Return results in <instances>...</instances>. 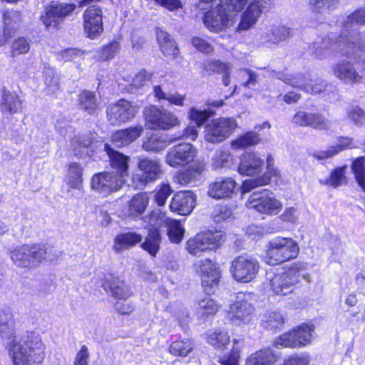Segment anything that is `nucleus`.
<instances>
[{
  "instance_id": "obj_1",
  "label": "nucleus",
  "mask_w": 365,
  "mask_h": 365,
  "mask_svg": "<svg viewBox=\"0 0 365 365\" xmlns=\"http://www.w3.org/2000/svg\"><path fill=\"white\" fill-rule=\"evenodd\" d=\"M267 6V0H220L217 6L208 11L203 21L206 27L212 31L218 32L233 26L237 32L247 31L257 24Z\"/></svg>"
},
{
  "instance_id": "obj_2",
  "label": "nucleus",
  "mask_w": 365,
  "mask_h": 365,
  "mask_svg": "<svg viewBox=\"0 0 365 365\" xmlns=\"http://www.w3.org/2000/svg\"><path fill=\"white\" fill-rule=\"evenodd\" d=\"M0 336L6 341L14 365H36L45 357V345L39 334L28 331L16 341V329L9 314L0 312Z\"/></svg>"
},
{
  "instance_id": "obj_3",
  "label": "nucleus",
  "mask_w": 365,
  "mask_h": 365,
  "mask_svg": "<svg viewBox=\"0 0 365 365\" xmlns=\"http://www.w3.org/2000/svg\"><path fill=\"white\" fill-rule=\"evenodd\" d=\"M364 47V43L361 38L352 36L347 38L340 36L336 41L328 36L314 46L315 55L319 58L328 57L334 51H337L350 58L360 59Z\"/></svg>"
},
{
  "instance_id": "obj_4",
  "label": "nucleus",
  "mask_w": 365,
  "mask_h": 365,
  "mask_svg": "<svg viewBox=\"0 0 365 365\" xmlns=\"http://www.w3.org/2000/svg\"><path fill=\"white\" fill-rule=\"evenodd\" d=\"M48 245H24L10 252L13 262L20 267L35 268L46 260H52L55 255Z\"/></svg>"
},
{
  "instance_id": "obj_5",
  "label": "nucleus",
  "mask_w": 365,
  "mask_h": 365,
  "mask_svg": "<svg viewBox=\"0 0 365 365\" xmlns=\"http://www.w3.org/2000/svg\"><path fill=\"white\" fill-rule=\"evenodd\" d=\"M299 251V248L295 240L279 236L269 241L264 262L269 265H276L296 258Z\"/></svg>"
},
{
  "instance_id": "obj_6",
  "label": "nucleus",
  "mask_w": 365,
  "mask_h": 365,
  "mask_svg": "<svg viewBox=\"0 0 365 365\" xmlns=\"http://www.w3.org/2000/svg\"><path fill=\"white\" fill-rule=\"evenodd\" d=\"M250 299V294L238 293L235 302L230 304L226 318L233 327L243 329L253 321L254 307Z\"/></svg>"
},
{
  "instance_id": "obj_7",
  "label": "nucleus",
  "mask_w": 365,
  "mask_h": 365,
  "mask_svg": "<svg viewBox=\"0 0 365 365\" xmlns=\"http://www.w3.org/2000/svg\"><path fill=\"white\" fill-rule=\"evenodd\" d=\"M143 118L145 126L149 130H168L180 125V120L176 115L155 105L145 108Z\"/></svg>"
},
{
  "instance_id": "obj_8",
  "label": "nucleus",
  "mask_w": 365,
  "mask_h": 365,
  "mask_svg": "<svg viewBox=\"0 0 365 365\" xmlns=\"http://www.w3.org/2000/svg\"><path fill=\"white\" fill-rule=\"evenodd\" d=\"M246 206L269 216L277 215L283 207L282 202L267 189L253 192L247 200Z\"/></svg>"
},
{
  "instance_id": "obj_9",
  "label": "nucleus",
  "mask_w": 365,
  "mask_h": 365,
  "mask_svg": "<svg viewBox=\"0 0 365 365\" xmlns=\"http://www.w3.org/2000/svg\"><path fill=\"white\" fill-rule=\"evenodd\" d=\"M223 240V235L220 231L200 232L186 242L185 249L190 255L200 257L202 253L217 248Z\"/></svg>"
},
{
  "instance_id": "obj_10",
  "label": "nucleus",
  "mask_w": 365,
  "mask_h": 365,
  "mask_svg": "<svg viewBox=\"0 0 365 365\" xmlns=\"http://www.w3.org/2000/svg\"><path fill=\"white\" fill-rule=\"evenodd\" d=\"M124 184V181L118 178L114 172L103 171L91 177L90 187L94 192L106 197L118 192Z\"/></svg>"
},
{
  "instance_id": "obj_11",
  "label": "nucleus",
  "mask_w": 365,
  "mask_h": 365,
  "mask_svg": "<svg viewBox=\"0 0 365 365\" xmlns=\"http://www.w3.org/2000/svg\"><path fill=\"white\" fill-rule=\"evenodd\" d=\"M237 127V121L232 118L213 119L205 128V139L212 143H221L229 138Z\"/></svg>"
},
{
  "instance_id": "obj_12",
  "label": "nucleus",
  "mask_w": 365,
  "mask_h": 365,
  "mask_svg": "<svg viewBox=\"0 0 365 365\" xmlns=\"http://www.w3.org/2000/svg\"><path fill=\"white\" fill-rule=\"evenodd\" d=\"M259 268V264L256 259L241 255L232 261L230 272L235 281L247 283L255 278Z\"/></svg>"
},
{
  "instance_id": "obj_13",
  "label": "nucleus",
  "mask_w": 365,
  "mask_h": 365,
  "mask_svg": "<svg viewBox=\"0 0 365 365\" xmlns=\"http://www.w3.org/2000/svg\"><path fill=\"white\" fill-rule=\"evenodd\" d=\"M300 282L299 269L296 267L278 273L269 279V289L276 295L285 296L292 293Z\"/></svg>"
},
{
  "instance_id": "obj_14",
  "label": "nucleus",
  "mask_w": 365,
  "mask_h": 365,
  "mask_svg": "<svg viewBox=\"0 0 365 365\" xmlns=\"http://www.w3.org/2000/svg\"><path fill=\"white\" fill-rule=\"evenodd\" d=\"M139 109L140 107L137 103L120 99L108 108V121L114 125L128 122L135 116Z\"/></svg>"
},
{
  "instance_id": "obj_15",
  "label": "nucleus",
  "mask_w": 365,
  "mask_h": 365,
  "mask_svg": "<svg viewBox=\"0 0 365 365\" xmlns=\"http://www.w3.org/2000/svg\"><path fill=\"white\" fill-rule=\"evenodd\" d=\"M197 150L190 143H179L169 149L165 155V163L177 168L192 163L197 157Z\"/></svg>"
},
{
  "instance_id": "obj_16",
  "label": "nucleus",
  "mask_w": 365,
  "mask_h": 365,
  "mask_svg": "<svg viewBox=\"0 0 365 365\" xmlns=\"http://www.w3.org/2000/svg\"><path fill=\"white\" fill-rule=\"evenodd\" d=\"M195 272L201 277L202 285L212 288L217 285L220 278V270L217 264L210 259H203L194 264Z\"/></svg>"
},
{
  "instance_id": "obj_17",
  "label": "nucleus",
  "mask_w": 365,
  "mask_h": 365,
  "mask_svg": "<svg viewBox=\"0 0 365 365\" xmlns=\"http://www.w3.org/2000/svg\"><path fill=\"white\" fill-rule=\"evenodd\" d=\"M84 29L88 38L94 39L99 36L103 31V14L99 6L88 7L83 13Z\"/></svg>"
},
{
  "instance_id": "obj_18",
  "label": "nucleus",
  "mask_w": 365,
  "mask_h": 365,
  "mask_svg": "<svg viewBox=\"0 0 365 365\" xmlns=\"http://www.w3.org/2000/svg\"><path fill=\"white\" fill-rule=\"evenodd\" d=\"M292 123L302 127L310 126L317 130H329L331 127V122L322 114L304 110L294 114Z\"/></svg>"
},
{
  "instance_id": "obj_19",
  "label": "nucleus",
  "mask_w": 365,
  "mask_h": 365,
  "mask_svg": "<svg viewBox=\"0 0 365 365\" xmlns=\"http://www.w3.org/2000/svg\"><path fill=\"white\" fill-rule=\"evenodd\" d=\"M76 9L74 4H60L46 9L45 14L41 20L47 28H56L63 19L70 15Z\"/></svg>"
},
{
  "instance_id": "obj_20",
  "label": "nucleus",
  "mask_w": 365,
  "mask_h": 365,
  "mask_svg": "<svg viewBox=\"0 0 365 365\" xmlns=\"http://www.w3.org/2000/svg\"><path fill=\"white\" fill-rule=\"evenodd\" d=\"M104 150L108 155L110 167L113 170L112 172H114L118 178H120V180L125 182V179L128 175L130 158L114 150L107 144L104 145Z\"/></svg>"
},
{
  "instance_id": "obj_21",
  "label": "nucleus",
  "mask_w": 365,
  "mask_h": 365,
  "mask_svg": "<svg viewBox=\"0 0 365 365\" xmlns=\"http://www.w3.org/2000/svg\"><path fill=\"white\" fill-rule=\"evenodd\" d=\"M283 81L287 84L300 88L310 93H321L327 86L326 81L320 79L309 80L302 74H298L296 76H285Z\"/></svg>"
},
{
  "instance_id": "obj_22",
  "label": "nucleus",
  "mask_w": 365,
  "mask_h": 365,
  "mask_svg": "<svg viewBox=\"0 0 365 365\" xmlns=\"http://www.w3.org/2000/svg\"><path fill=\"white\" fill-rule=\"evenodd\" d=\"M195 205L193 193L190 191H182L175 194L170 204L172 212L181 215L190 214Z\"/></svg>"
},
{
  "instance_id": "obj_23",
  "label": "nucleus",
  "mask_w": 365,
  "mask_h": 365,
  "mask_svg": "<svg viewBox=\"0 0 365 365\" xmlns=\"http://www.w3.org/2000/svg\"><path fill=\"white\" fill-rule=\"evenodd\" d=\"M278 175L279 171L274 166V159L269 155L267 157L266 173L259 178L245 180L242 185V192H248L257 187L268 185L270 182L271 177L277 176Z\"/></svg>"
},
{
  "instance_id": "obj_24",
  "label": "nucleus",
  "mask_w": 365,
  "mask_h": 365,
  "mask_svg": "<svg viewBox=\"0 0 365 365\" xmlns=\"http://www.w3.org/2000/svg\"><path fill=\"white\" fill-rule=\"evenodd\" d=\"M192 162L193 163L190 164L185 170L176 172L173 178L174 182L182 185H185L190 183L202 174L205 170V163L204 160L197 159Z\"/></svg>"
},
{
  "instance_id": "obj_25",
  "label": "nucleus",
  "mask_w": 365,
  "mask_h": 365,
  "mask_svg": "<svg viewBox=\"0 0 365 365\" xmlns=\"http://www.w3.org/2000/svg\"><path fill=\"white\" fill-rule=\"evenodd\" d=\"M103 287L106 291L117 300L125 301L132 295L130 287L118 277L108 276L106 277Z\"/></svg>"
},
{
  "instance_id": "obj_26",
  "label": "nucleus",
  "mask_w": 365,
  "mask_h": 365,
  "mask_svg": "<svg viewBox=\"0 0 365 365\" xmlns=\"http://www.w3.org/2000/svg\"><path fill=\"white\" fill-rule=\"evenodd\" d=\"M264 162L254 153L244 154L238 166V172L241 175L253 176L262 173Z\"/></svg>"
},
{
  "instance_id": "obj_27",
  "label": "nucleus",
  "mask_w": 365,
  "mask_h": 365,
  "mask_svg": "<svg viewBox=\"0 0 365 365\" xmlns=\"http://www.w3.org/2000/svg\"><path fill=\"white\" fill-rule=\"evenodd\" d=\"M235 182L230 178H217L210 184L208 195L215 199L230 197L235 187Z\"/></svg>"
},
{
  "instance_id": "obj_28",
  "label": "nucleus",
  "mask_w": 365,
  "mask_h": 365,
  "mask_svg": "<svg viewBox=\"0 0 365 365\" xmlns=\"http://www.w3.org/2000/svg\"><path fill=\"white\" fill-rule=\"evenodd\" d=\"M144 131L142 125L130 126L128 128L116 131L112 136V142L118 147L130 145L140 138Z\"/></svg>"
},
{
  "instance_id": "obj_29",
  "label": "nucleus",
  "mask_w": 365,
  "mask_h": 365,
  "mask_svg": "<svg viewBox=\"0 0 365 365\" xmlns=\"http://www.w3.org/2000/svg\"><path fill=\"white\" fill-rule=\"evenodd\" d=\"M144 131L142 125L130 126L128 128L116 131L112 136V142L118 147L130 145L140 138Z\"/></svg>"
},
{
  "instance_id": "obj_30",
  "label": "nucleus",
  "mask_w": 365,
  "mask_h": 365,
  "mask_svg": "<svg viewBox=\"0 0 365 365\" xmlns=\"http://www.w3.org/2000/svg\"><path fill=\"white\" fill-rule=\"evenodd\" d=\"M334 76L346 83L359 82L361 76L356 72L353 65L346 61H342L333 68Z\"/></svg>"
},
{
  "instance_id": "obj_31",
  "label": "nucleus",
  "mask_w": 365,
  "mask_h": 365,
  "mask_svg": "<svg viewBox=\"0 0 365 365\" xmlns=\"http://www.w3.org/2000/svg\"><path fill=\"white\" fill-rule=\"evenodd\" d=\"M169 144L170 142L167 140L166 136L162 134L152 133L143 138L142 148L146 152L159 153L165 150Z\"/></svg>"
},
{
  "instance_id": "obj_32",
  "label": "nucleus",
  "mask_w": 365,
  "mask_h": 365,
  "mask_svg": "<svg viewBox=\"0 0 365 365\" xmlns=\"http://www.w3.org/2000/svg\"><path fill=\"white\" fill-rule=\"evenodd\" d=\"M277 356L271 349H262L250 354L246 359L245 365H273Z\"/></svg>"
},
{
  "instance_id": "obj_33",
  "label": "nucleus",
  "mask_w": 365,
  "mask_h": 365,
  "mask_svg": "<svg viewBox=\"0 0 365 365\" xmlns=\"http://www.w3.org/2000/svg\"><path fill=\"white\" fill-rule=\"evenodd\" d=\"M0 109L4 113H16L22 109V101L16 93L4 91Z\"/></svg>"
},
{
  "instance_id": "obj_34",
  "label": "nucleus",
  "mask_w": 365,
  "mask_h": 365,
  "mask_svg": "<svg viewBox=\"0 0 365 365\" xmlns=\"http://www.w3.org/2000/svg\"><path fill=\"white\" fill-rule=\"evenodd\" d=\"M138 168L153 181L160 178L162 174L161 164L160 162L148 158H140L138 163Z\"/></svg>"
},
{
  "instance_id": "obj_35",
  "label": "nucleus",
  "mask_w": 365,
  "mask_h": 365,
  "mask_svg": "<svg viewBox=\"0 0 365 365\" xmlns=\"http://www.w3.org/2000/svg\"><path fill=\"white\" fill-rule=\"evenodd\" d=\"M142 239V236L135 232H130L118 235L114 239L113 245V250L117 253L121 252L135 245L137 243L140 242Z\"/></svg>"
},
{
  "instance_id": "obj_36",
  "label": "nucleus",
  "mask_w": 365,
  "mask_h": 365,
  "mask_svg": "<svg viewBox=\"0 0 365 365\" xmlns=\"http://www.w3.org/2000/svg\"><path fill=\"white\" fill-rule=\"evenodd\" d=\"M352 139L346 137H341L339 139L338 143L324 150H317L313 153L314 158L317 160H326L338 154L341 150L352 147Z\"/></svg>"
},
{
  "instance_id": "obj_37",
  "label": "nucleus",
  "mask_w": 365,
  "mask_h": 365,
  "mask_svg": "<svg viewBox=\"0 0 365 365\" xmlns=\"http://www.w3.org/2000/svg\"><path fill=\"white\" fill-rule=\"evenodd\" d=\"M290 31L284 26H274L267 29L262 36L263 43L269 44H277L289 36Z\"/></svg>"
},
{
  "instance_id": "obj_38",
  "label": "nucleus",
  "mask_w": 365,
  "mask_h": 365,
  "mask_svg": "<svg viewBox=\"0 0 365 365\" xmlns=\"http://www.w3.org/2000/svg\"><path fill=\"white\" fill-rule=\"evenodd\" d=\"M294 339L297 340L298 347H303L312 341L314 326L313 324H302L292 330Z\"/></svg>"
},
{
  "instance_id": "obj_39",
  "label": "nucleus",
  "mask_w": 365,
  "mask_h": 365,
  "mask_svg": "<svg viewBox=\"0 0 365 365\" xmlns=\"http://www.w3.org/2000/svg\"><path fill=\"white\" fill-rule=\"evenodd\" d=\"M260 141L259 135L255 132H247L230 143L234 150L245 149L258 144Z\"/></svg>"
},
{
  "instance_id": "obj_40",
  "label": "nucleus",
  "mask_w": 365,
  "mask_h": 365,
  "mask_svg": "<svg viewBox=\"0 0 365 365\" xmlns=\"http://www.w3.org/2000/svg\"><path fill=\"white\" fill-rule=\"evenodd\" d=\"M230 341V336L225 330L218 329L207 333V341L215 348L223 349Z\"/></svg>"
},
{
  "instance_id": "obj_41",
  "label": "nucleus",
  "mask_w": 365,
  "mask_h": 365,
  "mask_svg": "<svg viewBox=\"0 0 365 365\" xmlns=\"http://www.w3.org/2000/svg\"><path fill=\"white\" fill-rule=\"evenodd\" d=\"M68 184L73 189H81L83 183V168L76 163L68 165L67 174Z\"/></svg>"
},
{
  "instance_id": "obj_42",
  "label": "nucleus",
  "mask_w": 365,
  "mask_h": 365,
  "mask_svg": "<svg viewBox=\"0 0 365 365\" xmlns=\"http://www.w3.org/2000/svg\"><path fill=\"white\" fill-rule=\"evenodd\" d=\"M233 155L229 151L218 150L212 158L211 166L214 170L229 168L233 164Z\"/></svg>"
},
{
  "instance_id": "obj_43",
  "label": "nucleus",
  "mask_w": 365,
  "mask_h": 365,
  "mask_svg": "<svg viewBox=\"0 0 365 365\" xmlns=\"http://www.w3.org/2000/svg\"><path fill=\"white\" fill-rule=\"evenodd\" d=\"M160 242L161 238L158 230L150 229L148 237L141 246L150 255L155 257L159 250Z\"/></svg>"
},
{
  "instance_id": "obj_44",
  "label": "nucleus",
  "mask_w": 365,
  "mask_h": 365,
  "mask_svg": "<svg viewBox=\"0 0 365 365\" xmlns=\"http://www.w3.org/2000/svg\"><path fill=\"white\" fill-rule=\"evenodd\" d=\"M4 30L9 31L11 38L14 36L19 29L21 16L19 12L14 11H7L4 13Z\"/></svg>"
},
{
  "instance_id": "obj_45",
  "label": "nucleus",
  "mask_w": 365,
  "mask_h": 365,
  "mask_svg": "<svg viewBox=\"0 0 365 365\" xmlns=\"http://www.w3.org/2000/svg\"><path fill=\"white\" fill-rule=\"evenodd\" d=\"M148 204V197L145 193H139L133 196L128 205L130 215H141Z\"/></svg>"
},
{
  "instance_id": "obj_46",
  "label": "nucleus",
  "mask_w": 365,
  "mask_h": 365,
  "mask_svg": "<svg viewBox=\"0 0 365 365\" xmlns=\"http://www.w3.org/2000/svg\"><path fill=\"white\" fill-rule=\"evenodd\" d=\"M244 346L242 339H233V345L229 355L224 356L220 359L222 365H238V361L240 357V352Z\"/></svg>"
},
{
  "instance_id": "obj_47",
  "label": "nucleus",
  "mask_w": 365,
  "mask_h": 365,
  "mask_svg": "<svg viewBox=\"0 0 365 365\" xmlns=\"http://www.w3.org/2000/svg\"><path fill=\"white\" fill-rule=\"evenodd\" d=\"M345 170V166L336 168L331 173L329 177L327 179L324 180H320V184L327 185L336 188L342 185L343 184L346 183Z\"/></svg>"
},
{
  "instance_id": "obj_48",
  "label": "nucleus",
  "mask_w": 365,
  "mask_h": 365,
  "mask_svg": "<svg viewBox=\"0 0 365 365\" xmlns=\"http://www.w3.org/2000/svg\"><path fill=\"white\" fill-rule=\"evenodd\" d=\"M193 349V344L188 339L173 341L169 347L170 354L178 356H186Z\"/></svg>"
},
{
  "instance_id": "obj_49",
  "label": "nucleus",
  "mask_w": 365,
  "mask_h": 365,
  "mask_svg": "<svg viewBox=\"0 0 365 365\" xmlns=\"http://www.w3.org/2000/svg\"><path fill=\"white\" fill-rule=\"evenodd\" d=\"M165 226L168 227L170 240L173 243H180L185 233V229L182 224L178 220L170 219Z\"/></svg>"
},
{
  "instance_id": "obj_50",
  "label": "nucleus",
  "mask_w": 365,
  "mask_h": 365,
  "mask_svg": "<svg viewBox=\"0 0 365 365\" xmlns=\"http://www.w3.org/2000/svg\"><path fill=\"white\" fill-rule=\"evenodd\" d=\"M351 168L358 185L363 192H365V157L356 159L352 163Z\"/></svg>"
},
{
  "instance_id": "obj_51",
  "label": "nucleus",
  "mask_w": 365,
  "mask_h": 365,
  "mask_svg": "<svg viewBox=\"0 0 365 365\" xmlns=\"http://www.w3.org/2000/svg\"><path fill=\"white\" fill-rule=\"evenodd\" d=\"M220 305L211 297L205 296L198 302V312L202 315H213L217 313Z\"/></svg>"
},
{
  "instance_id": "obj_52",
  "label": "nucleus",
  "mask_w": 365,
  "mask_h": 365,
  "mask_svg": "<svg viewBox=\"0 0 365 365\" xmlns=\"http://www.w3.org/2000/svg\"><path fill=\"white\" fill-rule=\"evenodd\" d=\"M169 220L160 210H155L145 217V221L151 227V230H158L163 225H166Z\"/></svg>"
},
{
  "instance_id": "obj_53",
  "label": "nucleus",
  "mask_w": 365,
  "mask_h": 365,
  "mask_svg": "<svg viewBox=\"0 0 365 365\" xmlns=\"http://www.w3.org/2000/svg\"><path fill=\"white\" fill-rule=\"evenodd\" d=\"M78 101L81 108L89 113H93L97 108L96 96L93 92L83 91L79 95Z\"/></svg>"
},
{
  "instance_id": "obj_54",
  "label": "nucleus",
  "mask_w": 365,
  "mask_h": 365,
  "mask_svg": "<svg viewBox=\"0 0 365 365\" xmlns=\"http://www.w3.org/2000/svg\"><path fill=\"white\" fill-rule=\"evenodd\" d=\"M203 68L208 74L212 73L222 74L230 71L232 66L228 63H222L217 60H210L203 63Z\"/></svg>"
},
{
  "instance_id": "obj_55",
  "label": "nucleus",
  "mask_w": 365,
  "mask_h": 365,
  "mask_svg": "<svg viewBox=\"0 0 365 365\" xmlns=\"http://www.w3.org/2000/svg\"><path fill=\"white\" fill-rule=\"evenodd\" d=\"M45 83L52 93H56L60 89V76L52 68L45 71Z\"/></svg>"
},
{
  "instance_id": "obj_56",
  "label": "nucleus",
  "mask_w": 365,
  "mask_h": 365,
  "mask_svg": "<svg viewBox=\"0 0 365 365\" xmlns=\"http://www.w3.org/2000/svg\"><path fill=\"white\" fill-rule=\"evenodd\" d=\"M274 345L277 348H299L292 331L285 332L276 337Z\"/></svg>"
},
{
  "instance_id": "obj_57",
  "label": "nucleus",
  "mask_w": 365,
  "mask_h": 365,
  "mask_svg": "<svg viewBox=\"0 0 365 365\" xmlns=\"http://www.w3.org/2000/svg\"><path fill=\"white\" fill-rule=\"evenodd\" d=\"M274 345L277 348H299L292 331L285 332L276 337Z\"/></svg>"
},
{
  "instance_id": "obj_58",
  "label": "nucleus",
  "mask_w": 365,
  "mask_h": 365,
  "mask_svg": "<svg viewBox=\"0 0 365 365\" xmlns=\"http://www.w3.org/2000/svg\"><path fill=\"white\" fill-rule=\"evenodd\" d=\"M30 43L24 37H19L14 40L11 45V53L12 56L25 54L29 51Z\"/></svg>"
},
{
  "instance_id": "obj_59",
  "label": "nucleus",
  "mask_w": 365,
  "mask_h": 365,
  "mask_svg": "<svg viewBox=\"0 0 365 365\" xmlns=\"http://www.w3.org/2000/svg\"><path fill=\"white\" fill-rule=\"evenodd\" d=\"M188 119L194 122L197 127L200 128L210 117V113L206 110H198L195 107H191L188 110Z\"/></svg>"
},
{
  "instance_id": "obj_60",
  "label": "nucleus",
  "mask_w": 365,
  "mask_h": 365,
  "mask_svg": "<svg viewBox=\"0 0 365 365\" xmlns=\"http://www.w3.org/2000/svg\"><path fill=\"white\" fill-rule=\"evenodd\" d=\"M172 192L173 190L168 183L160 184L155 189V202L158 206H163Z\"/></svg>"
},
{
  "instance_id": "obj_61",
  "label": "nucleus",
  "mask_w": 365,
  "mask_h": 365,
  "mask_svg": "<svg viewBox=\"0 0 365 365\" xmlns=\"http://www.w3.org/2000/svg\"><path fill=\"white\" fill-rule=\"evenodd\" d=\"M364 24H365V9H361L346 17L344 26L348 29L354 25Z\"/></svg>"
},
{
  "instance_id": "obj_62",
  "label": "nucleus",
  "mask_w": 365,
  "mask_h": 365,
  "mask_svg": "<svg viewBox=\"0 0 365 365\" xmlns=\"http://www.w3.org/2000/svg\"><path fill=\"white\" fill-rule=\"evenodd\" d=\"M279 218L283 222L295 224L299 218L297 207L294 206L286 207L283 212L279 216Z\"/></svg>"
},
{
  "instance_id": "obj_63",
  "label": "nucleus",
  "mask_w": 365,
  "mask_h": 365,
  "mask_svg": "<svg viewBox=\"0 0 365 365\" xmlns=\"http://www.w3.org/2000/svg\"><path fill=\"white\" fill-rule=\"evenodd\" d=\"M238 76L243 81L242 85L246 87L255 86L257 82V74L249 69H240L238 71Z\"/></svg>"
},
{
  "instance_id": "obj_64",
  "label": "nucleus",
  "mask_w": 365,
  "mask_h": 365,
  "mask_svg": "<svg viewBox=\"0 0 365 365\" xmlns=\"http://www.w3.org/2000/svg\"><path fill=\"white\" fill-rule=\"evenodd\" d=\"M349 118L356 125H362L365 123V111L359 106H353L347 111Z\"/></svg>"
}]
</instances>
